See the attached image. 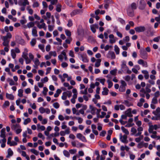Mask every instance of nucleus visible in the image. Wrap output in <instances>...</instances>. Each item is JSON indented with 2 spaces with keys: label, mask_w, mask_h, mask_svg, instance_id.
<instances>
[{
  "label": "nucleus",
  "mask_w": 160,
  "mask_h": 160,
  "mask_svg": "<svg viewBox=\"0 0 160 160\" xmlns=\"http://www.w3.org/2000/svg\"><path fill=\"white\" fill-rule=\"evenodd\" d=\"M121 85H120L119 90L121 92H124L126 90V87L127 86V84L126 82L123 80L120 81Z\"/></svg>",
  "instance_id": "nucleus-1"
},
{
  "label": "nucleus",
  "mask_w": 160,
  "mask_h": 160,
  "mask_svg": "<svg viewBox=\"0 0 160 160\" xmlns=\"http://www.w3.org/2000/svg\"><path fill=\"white\" fill-rule=\"evenodd\" d=\"M140 56L141 58L144 59H146L148 58V54L143 50H140Z\"/></svg>",
  "instance_id": "nucleus-2"
},
{
  "label": "nucleus",
  "mask_w": 160,
  "mask_h": 160,
  "mask_svg": "<svg viewBox=\"0 0 160 160\" xmlns=\"http://www.w3.org/2000/svg\"><path fill=\"white\" fill-rule=\"evenodd\" d=\"M82 58V61L84 62L87 63L89 62V59L86 53H83L80 55Z\"/></svg>",
  "instance_id": "nucleus-3"
},
{
  "label": "nucleus",
  "mask_w": 160,
  "mask_h": 160,
  "mask_svg": "<svg viewBox=\"0 0 160 160\" xmlns=\"http://www.w3.org/2000/svg\"><path fill=\"white\" fill-rule=\"evenodd\" d=\"M134 29L137 32H144L146 28L144 26H140L135 28Z\"/></svg>",
  "instance_id": "nucleus-4"
},
{
  "label": "nucleus",
  "mask_w": 160,
  "mask_h": 160,
  "mask_svg": "<svg viewBox=\"0 0 160 160\" xmlns=\"http://www.w3.org/2000/svg\"><path fill=\"white\" fill-rule=\"evenodd\" d=\"M37 23V26L39 29L43 28L44 30H46V27L45 23H42L40 24L39 22H38Z\"/></svg>",
  "instance_id": "nucleus-5"
},
{
  "label": "nucleus",
  "mask_w": 160,
  "mask_h": 160,
  "mask_svg": "<svg viewBox=\"0 0 160 160\" xmlns=\"http://www.w3.org/2000/svg\"><path fill=\"white\" fill-rule=\"evenodd\" d=\"M99 28L98 25V24H92L90 26V28L92 32L95 33L96 32V28L98 29Z\"/></svg>",
  "instance_id": "nucleus-6"
},
{
  "label": "nucleus",
  "mask_w": 160,
  "mask_h": 160,
  "mask_svg": "<svg viewBox=\"0 0 160 160\" xmlns=\"http://www.w3.org/2000/svg\"><path fill=\"white\" fill-rule=\"evenodd\" d=\"M77 137L83 142L86 141L85 137L80 133H78L77 134Z\"/></svg>",
  "instance_id": "nucleus-7"
},
{
  "label": "nucleus",
  "mask_w": 160,
  "mask_h": 160,
  "mask_svg": "<svg viewBox=\"0 0 160 160\" xmlns=\"http://www.w3.org/2000/svg\"><path fill=\"white\" fill-rule=\"evenodd\" d=\"M139 3L140 5L139 7V8L140 9L143 10L145 7V3L144 0H140Z\"/></svg>",
  "instance_id": "nucleus-8"
},
{
  "label": "nucleus",
  "mask_w": 160,
  "mask_h": 160,
  "mask_svg": "<svg viewBox=\"0 0 160 160\" xmlns=\"http://www.w3.org/2000/svg\"><path fill=\"white\" fill-rule=\"evenodd\" d=\"M125 114L128 117H132L133 115L132 114V109L129 108L125 112Z\"/></svg>",
  "instance_id": "nucleus-9"
},
{
  "label": "nucleus",
  "mask_w": 160,
  "mask_h": 160,
  "mask_svg": "<svg viewBox=\"0 0 160 160\" xmlns=\"http://www.w3.org/2000/svg\"><path fill=\"white\" fill-rule=\"evenodd\" d=\"M143 130V128L142 127H139L137 128V131H138V132L135 134V136L137 137L140 136L142 134V132Z\"/></svg>",
  "instance_id": "nucleus-10"
},
{
  "label": "nucleus",
  "mask_w": 160,
  "mask_h": 160,
  "mask_svg": "<svg viewBox=\"0 0 160 160\" xmlns=\"http://www.w3.org/2000/svg\"><path fill=\"white\" fill-rule=\"evenodd\" d=\"M18 4L20 6H25L26 5L29 4V2L28 0H23V1L22 2H19Z\"/></svg>",
  "instance_id": "nucleus-11"
},
{
  "label": "nucleus",
  "mask_w": 160,
  "mask_h": 160,
  "mask_svg": "<svg viewBox=\"0 0 160 160\" xmlns=\"http://www.w3.org/2000/svg\"><path fill=\"white\" fill-rule=\"evenodd\" d=\"M81 11V10L79 9L74 10L71 13V16H73L76 14H79L80 13Z\"/></svg>",
  "instance_id": "nucleus-12"
},
{
  "label": "nucleus",
  "mask_w": 160,
  "mask_h": 160,
  "mask_svg": "<svg viewBox=\"0 0 160 160\" xmlns=\"http://www.w3.org/2000/svg\"><path fill=\"white\" fill-rule=\"evenodd\" d=\"M127 138V136L126 135H124L123 136H122V134H120V138L122 142L124 143H127V142H126Z\"/></svg>",
  "instance_id": "nucleus-13"
},
{
  "label": "nucleus",
  "mask_w": 160,
  "mask_h": 160,
  "mask_svg": "<svg viewBox=\"0 0 160 160\" xmlns=\"http://www.w3.org/2000/svg\"><path fill=\"white\" fill-rule=\"evenodd\" d=\"M6 129L5 128H4L2 129L1 131V134L0 136L1 138H5L6 135H5V132Z\"/></svg>",
  "instance_id": "nucleus-14"
},
{
  "label": "nucleus",
  "mask_w": 160,
  "mask_h": 160,
  "mask_svg": "<svg viewBox=\"0 0 160 160\" xmlns=\"http://www.w3.org/2000/svg\"><path fill=\"white\" fill-rule=\"evenodd\" d=\"M32 35L33 36L35 37L38 36L37 31L36 29V28L35 27H34L32 28Z\"/></svg>",
  "instance_id": "nucleus-15"
},
{
  "label": "nucleus",
  "mask_w": 160,
  "mask_h": 160,
  "mask_svg": "<svg viewBox=\"0 0 160 160\" xmlns=\"http://www.w3.org/2000/svg\"><path fill=\"white\" fill-rule=\"evenodd\" d=\"M140 92L146 93V98L148 99H149L150 97V95L149 93H146V89H145L144 88H142L140 90Z\"/></svg>",
  "instance_id": "nucleus-16"
},
{
  "label": "nucleus",
  "mask_w": 160,
  "mask_h": 160,
  "mask_svg": "<svg viewBox=\"0 0 160 160\" xmlns=\"http://www.w3.org/2000/svg\"><path fill=\"white\" fill-rule=\"evenodd\" d=\"M142 73L144 74V77L145 79H148L149 77L148 72L147 70H142Z\"/></svg>",
  "instance_id": "nucleus-17"
},
{
  "label": "nucleus",
  "mask_w": 160,
  "mask_h": 160,
  "mask_svg": "<svg viewBox=\"0 0 160 160\" xmlns=\"http://www.w3.org/2000/svg\"><path fill=\"white\" fill-rule=\"evenodd\" d=\"M51 17V13L47 12L46 13V15H43L42 16V18L45 20H47L48 18H50Z\"/></svg>",
  "instance_id": "nucleus-18"
},
{
  "label": "nucleus",
  "mask_w": 160,
  "mask_h": 160,
  "mask_svg": "<svg viewBox=\"0 0 160 160\" xmlns=\"http://www.w3.org/2000/svg\"><path fill=\"white\" fill-rule=\"evenodd\" d=\"M155 116L152 118V120H160V114H154Z\"/></svg>",
  "instance_id": "nucleus-19"
},
{
  "label": "nucleus",
  "mask_w": 160,
  "mask_h": 160,
  "mask_svg": "<svg viewBox=\"0 0 160 160\" xmlns=\"http://www.w3.org/2000/svg\"><path fill=\"white\" fill-rule=\"evenodd\" d=\"M20 128V126L19 124H13L11 125V128L13 130H16L17 128Z\"/></svg>",
  "instance_id": "nucleus-20"
},
{
  "label": "nucleus",
  "mask_w": 160,
  "mask_h": 160,
  "mask_svg": "<svg viewBox=\"0 0 160 160\" xmlns=\"http://www.w3.org/2000/svg\"><path fill=\"white\" fill-rule=\"evenodd\" d=\"M101 60L100 59H97L96 60V62L95 64V66L96 67H99L101 64Z\"/></svg>",
  "instance_id": "nucleus-21"
},
{
  "label": "nucleus",
  "mask_w": 160,
  "mask_h": 160,
  "mask_svg": "<svg viewBox=\"0 0 160 160\" xmlns=\"http://www.w3.org/2000/svg\"><path fill=\"white\" fill-rule=\"evenodd\" d=\"M6 97L8 99L11 100H13L14 99V96L13 95L8 93H6Z\"/></svg>",
  "instance_id": "nucleus-22"
},
{
  "label": "nucleus",
  "mask_w": 160,
  "mask_h": 160,
  "mask_svg": "<svg viewBox=\"0 0 160 160\" xmlns=\"http://www.w3.org/2000/svg\"><path fill=\"white\" fill-rule=\"evenodd\" d=\"M103 91L102 92V94L103 95H106L108 94L109 91L108 89L107 88H103Z\"/></svg>",
  "instance_id": "nucleus-23"
},
{
  "label": "nucleus",
  "mask_w": 160,
  "mask_h": 160,
  "mask_svg": "<svg viewBox=\"0 0 160 160\" xmlns=\"http://www.w3.org/2000/svg\"><path fill=\"white\" fill-rule=\"evenodd\" d=\"M37 126V130H39V129H41L42 131H44L45 129V127L43 126H41L40 124H38Z\"/></svg>",
  "instance_id": "nucleus-24"
},
{
  "label": "nucleus",
  "mask_w": 160,
  "mask_h": 160,
  "mask_svg": "<svg viewBox=\"0 0 160 160\" xmlns=\"http://www.w3.org/2000/svg\"><path fill=\"white\" fill-rule=\"evenodd\" d=\"M62 5L60 3H58L56 5V10L58 12H60L61 11V8Z\"/></svg>",
  "instance_id": "nucleus-25"
},
{
  "label": "nucleus",
  "mask_w": 160,
  "mask_h": 160,
  "mask_svg": "<svg viewBox=\"0 0 160 160\" xmlns=\"http://www.w3.org/2000/svg\"><path fill=\"white\" fill-rule=\"evenodd\" d=\"M8 155L7 156V158H9L10 156H12L13 154V152L10 148L8 149Z\"/></svg>",
  "instance_id": "nucleus-26"
},
{
  "label": "nucleus",
  "mask_w": 160,
  "mask_h": 160,
  "mask_svg": "<svg viewBox=\"0 0 160 160\" xmlns=\"http://www.w3.org/2000/svg\"><path fill=\"white\" fill-rule=\"evenodd\" d=\"M22 57L25 60L26 64H28L31 62V60L29 59L28 56L23 57Z\"/></svg>",
  "instance_id": "nucleus-27"
},
{
  "label": "nucleus",
  "mask_w": 160,
  "mask_h": 160,
  "mask_svg": "<svg viewBox=\"0 0 160 160\" xmlns=\"http://www.w3.org/2000/svg\"><path fill=\"white\" fill-rule=\"evenodd\" d=\"M121 129L122 132L125 133L126 135H128L129 134V132L128 130L125 128L124 127L122 126L121 127Z\"/></svg>",
  "instance_id": "nucleus-28"
},
{
  "label": "nucleus",
  "mask_w": 160,
  "mask_h": 160,
  "mask_svg": "<svg viewBox=\"0 0 160 160\" xmlns=\"http://www.w3.org/2000/svg\"><path fill=\"white\" fill-rule=\"evenodd\" d=\"M35 25L34 23L32 22H31L27 24V26L28 28H30L33 27Z\"/></svg>",
  "instance_id": "nucleus-29"
},
{
  "label": "nucleus",
  "mask_w": 160,
  "mask_h": 160,
  "mask_svg": "<svg viewBox=\"0 0 160 160\" xmlns=\"http://www.w3.org/2000/svg\"><path fill=\"white\" fill-rule=\"evenodd\" d=\"M114 51L117 54H119L120 49L118 47L117 45H115L114 46Z\"/></svg>",
  "instance_id": "nucleus-30"
},
{
  "label": "nucleus",
  "mask_w": 160,
  "mask_h": 160,
  "mask_svg": "<svg viewBox=\"0 0 160 160\" xmlns=\"http://www.w3.org/2000/svg\"><path fill=\"white\" fill-rule=\"evenodd\" d=\"M160 108L158 107L156 109L155 111H153L152 112V113L153 114H160Z\"/></svg>",
  "instance_id": "nucleus-31"
},
{
  "label": "nucleus",
  "mask_w": 160,
  "mask_h": 160,
  "mask_svg": "<svg viewBox=\"0 0 160 160\" xmlns=\"http://www.w3.org/2000/svg\"><path fill=\"white\" fill-rule=\"evenodd\" d=\"M7 81L9 83V84L11 85H13L15 84V82L13 80L10 78H8L7 79Z\"/></svg>",
  "instance_id": "nucleus-32"
},
{
  "label": "nucleus",
  "mask_w": 160,
  "mask_h": 160,
  "mask_svg": "<svg viewBox=\"0 0 160 160\" xmlns=\"http://www.w3.org/2000/svg\"><path fill=\"white\" fill-rule=\"evenodd\" d=\"M11 55L13 59H15L16 58V55L14 49L11 50Z\"/></svg>",
  "instance_id": "nucleus-33"
},
{
  "label": "nucleus",
  "mask_w": 160,
  "mask_h": 160,
  "mask_svg": "<svg viewBox=\"0 0 160 160\" xmlns=\"http://www.w3.org/2000/svg\"><path fill=\"white\" fill-rule=\"evenodd\" d=\"M74 119L78 120V122L79 123H82L83 119L82 118L79 117H74Z\"/></svg>",
  "instance_id": "nucleus-34"
},
{
  "label": "nucleus",
  "mask_w": 160,
  "mask_h": 160,
  "mask_svg": "<svg viewBox=\"0 0 160 160\" xmlns=\"http://www.w3.org/2000/svg\"><path fill=\"white\" fill-rule=\"evenodd\" d=\"M32 46H34L36 43V40L35 38H33L30 42Z\"/></svg>",
  "instance_id": "nucleus-35"
},
{
  "label": "nucleus",
  "mask_w": 160,
  "mask_h": 160,
  "mask_svg": "<svg viewBox=\"0 0 160 160\" xmlns=\"http://www.w3.org/2000/svg\"><path fill=\"white\" fill-rule=\"evenodd\" d=\"M28 50L27 48H25L24 49V51L22 53V57L28 56Z\"/></svg>",
  "instance_id": "nucleus-36"
},
{
  "label": "nucleus",
  "mask_w": 160,
  "mask_h": 160,
  "mask_svg": "<svg viewBox=\"0 0 160 160\" xmlns=\"http://www.w3.org/2000/svg\"><path fill=\"white\" fill-rule=\"evenodd\" d=\"M31 121V119L30 118H27L24 119L23 124L25 125H27L28 123L30 122Z\"/></svg>",
  "instance_id": "nucleus-37"
},
{
  "label": "nucleus",
  "mask_w": 160,
  "mask_h": 160,
  "mask_svg": "<svg viewBox=\"0 0 160 160\" xmlns=\"http://www.w3.org/2000/svg\"><path fill=\"white\" fill-rule=\"evenodd\" d=\"M63 154L64 155L67 157H69L70 156V153L69 152H68V151L64 150L63 151Z\"/></svg>",
  "instance_id": "nucleus-38"
},
{
  "label": "nucleus",
  "mask_w": 160,
  "mask_h": 160,
  "mask_svg": "<svg viewBox=\"0 0 160 160\" xmlns=\"http://www.w3.org/2000/svg\"><path fill=\"white\" fill-rule=\"evenodd\" d=\"M123 103H124L128 107H129L132 105V104L131 103L127 100L124 101V102Z\"/></svg>",
  "instance_id": "nucleus-39"
},
{
  "label": "nucleus",
  "mask_w": 160,
  "mask_h": 160,
  "mask_svg": "<svg viewBox=\"0 0 160 160\" xmlns=\"http://www.w3.org/2000/svg\"><path fill=\"white\" fill-rule=\"evenodd\" d=\"M23 90L22 89H20L18 90V95L19 97H21L23 96Z\"/></svg>",
  "instance_id": "nucleus-40"
},
{
  "label": "nucleus",
  "mask_w": 160,
  "mask_h": 160,
  "mask_svg": "<svg viewBox=\"0 0 160 160\" xmlns=\"http://www.w3.org/2000/svg\"><path fill=\"white\" fill-rule=\"evenodd\" d=\"M33 4L32 7L33 8L38 7L39 6V4L38 2L36 1H33Z\"/></svg>",
  "instance_id": "nucleus-41"
},
{
  "label": "nucleus",
  "mask_w": 160,
  "mask_h": 160,
  "mask_svg": "<svg viewBox=\"0 0 160 160\" xmlns=\"http://www.w3.org/2000/svg\"><path fill=\"white\" fill-rule=\"evenodd\" d=\"M31 151L33 153L35 154L36 155H38V154L39 152L36 150L34 149H31Z\"/></svg>",
  "instance_id": "nucleus-42"
},
{
  "label": "nucleus",
  "mask_w": 160,
  "mask_h": 160,
  "mask_svg": "<svg viewBox=\"0 0 160 160\" xmlns=\"http://www.w3.org/2000/svg\"><path fill=\"white\" fill-rule=\"evenodd\" d=\"M131 132L132 133V134L135 135L137 133V130L134 127H133L131 128Z\"/></svg>",
  "instance_id": "nucleus-43"
},
{
  "label": "nucleus",
  "mask_w": 160,
  "mask_h": 160,
  "mask_svg": "<svg viewBox=\"0 0 160 160\" xmlns=\"http://www.w3.org/2000/svg\"><path fill=\"white\" fill-rule=\"evenodd\" d=\"M42 4L43 7V8L47 9L48 7V5L47 2H46L43 1L42 2Z\"/></svg>",
  "instance_id": "nucleus-44"
},
{
  "label": "nucleus",
  "mask_w": 160,
  "mask_h": 160,
  "mask_svg": "<svg viewBox=\"0 0 160 160\" xmlns=\"http://www.w3.org/2000/svg\"><path fill=\"white\" fill-rule=\"evenodd\" d=\"M131 7L132 10L136 9L137 8V6L136 3L135 2L132 3L131 4Z\"/></svg>",
  "instance_id": "nucleus-45"
},
{
  "label": "nucleus",
  "mask_w": 160,
  "mask_h": 160,
  "mask_svg": "<svg viewBox=\"0 0 160 160\" xmlns=\"http://www.w3.org/2000/svg\"><path fill=\"white\" fill-rule=\"evenodd\" d=\"M117 70L116 69H113L111 70L110 72V73L112 75L115 76L116 75Z\"/></svg>",
  "instance_id": "nucleus-46"
},
{
  "label": "nucleus",
  "mask_w": 160,
  "mask_h": 160,
  "mask_svg": "<svg viewBox=\"0 0 160 160\" xmlns=\"http://www.w3.org/2000/svg\"><path fill=\"white\" fill-rule=\"evenodd\" d=\"M99 146L102 148H106L107 147V145L104 143V142H101L99 144Z\"/></svg>",
  "instance_id": "nucleus-47"
},
{
  "label": "nucleus",
  "mask_w": 160,
  "mask_h": 160,
  "mask_svg": "<svg viewBox=\"0 0 160 160\" xmlns=\"http://www.w3.org/2000/svg\"><path fill=\"white\" fill-rule=\"evenodd\" d=\"M72 40V38L71 37L68 38L65 40V42L67 44H70L71 41Z\"/></svg>",
  "instance_id": "nucleus-48"
},
{
  "label": "nucleus",
  "mask_w": 160,
  "mask_h": 160,
  "mask_svg": "<svg viewBox=\"0 0 160 160\" xmlns=\"http://www.w3.org/2000/svg\"><path fill=\"white\" fill-rule=\"evenodd\" d=\"M97 80L99 81L103 85H104V82L105 81V78H98L97 79Z\"/></svg>",
  "instance_id": "nucleus-49"
},
{
  "label": "nucleus",
  "mask_w": 160,
  "mask_h": 160,
  "mask_svg": "<svg viewBox=\"0 0 160 160\" xmlns=\"http://www.w3.org/2000/svg\"><path fill=\"white\" fill-rule=\"evenodd\" d=\"M67 96L65 92H64L62 93V98L63 100H65L67 98Z\"/></svg>",
  "instance_id": "nucleus-50"
},
{
  "label": "nucleus",
  "mask_w": 160,
  "mask_h": 160,
  "mask_svg": "<svg viewBox=\"0 0 160 160\" xmlns=\"http://www.w3.org/2000/svg\"><path fill=\"white\" fill-rule=\"evenodd\" d=\"M122 68L126 70L128 69V67L127 66L126 64L124 62H122L121 65Z\"/></svg>",
  "instance_id": "nucleus-51"
},
{
  "label": "nucleus",
  "mask_w": 160,
  "mask_h": 160,
  "mask_svg": "<svg viewBox=\"0 0 160 160\" xmlns=\"http://www.w3.org/2000/svg\"><path fill=\"white\" fill-rule=\"evenodd\" d=\"M95 153L96 155H97V157L96 158V160H99L100 158V155L99 154V151L97 150H96L95 151Z\"/></svg>",
  "instance_id": "nucleus-52"
},
{
  "label": "nucleus",
  "mask_w": 160,
  "mask_h": 160,
  "mask_svg": "<svg viewBox=\"0 0 160 160\" xmlns=\"http://www.w3.org/2000/svg\"><path fill=\"white\" fill-rule=\"evenodd\" d=\"M65 34L67 36L69 37H71V32L68 30L67 29L65 30Z\"/></svg>",
  "instance_id": "nucleus-53"
},
{
  "label": "nucleus",
  "mask_w": 160,
  "mask_h": 160,
  "mask_svg": "<svg viewBox=\"0 0 160 160\" xmlns=\"http://www.w3.org/2000/svg\"><path fill=\"white\" fill-rule=\"evenodd\" d=\"M107 82L108 83V88H110L113 85L112 82L109 80H107Z\"/></svg>",
  "instance_id": "nucleus-54"
},
{
  "label": "nucleus",
  "mask_w": 160,
  "mask_h": 160,
  "mask_svg": "<svg viewBox=\"0 0 160 160\" xmlns=\"http://www.w3.org/2000/svg\"><path fill=\"white\" fill-rule=\"evenodd\" d=\"M154 130V128L153 126V125H150L148 129L149 132H152Z\"/></svg>",
  "instance_id": "nucleus-55"
},
{
  "label": "nucleus",
  "mask_w": 160,
  "mask_h": 160,
  "mask_svg": "<svg viewBox=\"0 0 160 160\" xmlns=\"http://www.w3.org/2000/svg\"><path fill=\"white\" fill-rule=\"evenodd\" d=\"M127 13L129 16L131 17H133L134 15L133 11H129L128 10Z\"/></svg>",
  "instance_id": "nucleus-56"
},
{
  "label": "nucleus",
  "mask_w": 160,
  "mask_h": 160,
  "mask_svg": "<svg viewBox=\"0 0 160 160\" xmlns=\"http://www.w3.org/2000/svg\"><path fill=\"white\" fill-rule=\"evenodd\" d=\"M38 47L42 52H44V46L43 45L39 44L38 45Z\"/></svg>",
  "instance_id": "nucleus-57"
},
{
  "label": "nucleus",
  "mask_w": 160,
  "mask_h": 160,
  "mask_svg": "<svg viewBox=\"0 0 160 160\" xmlns=\"http://www.w3.org/2000/svg\"><path fill=\"white\" fill-rule=\"evenodd\" d=\"M158 100L156 98H153L152 101V103L154 104H156L158 103Z\"/></svg>",
  "instance_id": "nucleus-58"
},
{
  "label": "nucleus",
  "mask_w": 160,
  "mask_h": 160,
  "mask_svg": "<svg viewBox=\"0 0 160 160\" xmlns=\"http://www.w3.org/2000/svg\"><path fill=\"white\" fill-rule=\"evenodd\" d=\"M160 95V92L159 91H157L154 94V96L155 98H157Z\"/></svg>",
  "instance_id": "nucleus-59"
},
{
  "label": "nucleus",
  "mask_w": 160,
  "mask_h": 160,
  "mask_svg": "<svg viewBox=\"0 0 160 160\" xmlns=\"http://www.w3.org/2000/svg\"><path fill=\"white\" fill-rule=\"evenodd\" d=\"M10 105L9 102L8 101H6L3 104V106L4 108H6L8 106Z\"/></svg>",
  "instance_id": "nucleus-60"
},
{
  "label": "nucleus",
  "mask_w": 160,
  "mask_h": 160,
  "mask_svg": "<svg viewBox=\"0 0 160 160\" xmlns=\"http://www.w3.org/2000/svg\"><path fill=\"white\" fill-rule=\"evenodd\" d=\"M54 107L56 109L58 108L60 106L58 102H56L54 103L53 104Z\"/></svg>",
  "instance_id": "nucleus-61"
},
{
  "label": "nucleus",
  "mask_w": 160,
  "mask_h": 160,
  "mask_svg": "<svg viewBox=\"0 0 160 160\" xmlns=\"http://www.w3.org/2000/svg\"><path fill=\"white\" fill-rule=\"evenodd\" d=\"M46 109L43 108V107H40L39 108V111L41 113H44L46 111Z\"/></svg>",
  "instance_id": "nucleus-62"
},
{
  "label": "nucleus",
  "mask_w": 160,
  "mask_h": 160,
  "mask_svg": "<svg viewBox=\"0 0 160 160\" xmlns=\"http://www.w3.org/2000/svg\"><path fill=\"white\" fill-rule=\"evenodd\" d=\"M48 91V88L46 87H44L43 88V91H42L43 94L45 95H46Z\"/></svg>",
  "instance_id": "nucleus-63"
},
{
  "label": "nucleus",
  "mask_w": 160,
  "mask_h": 160,
  "mask_svg": "<svg viewBox=\"0 0 160 160\" xmlns=\"http://www.w3.org/2000/svg\"><path fill=\"white\" fill-rule=\"evenodd\" d=\"M110 55L112 59H114L115 58V55L114 52H112L110 53Z\"/></svg>",
  "instance_id": "nucleus-64"
}]
</instances>
